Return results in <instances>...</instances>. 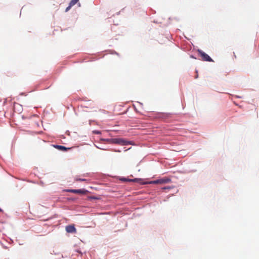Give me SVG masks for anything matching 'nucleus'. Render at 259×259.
Returning <instances> with one entry per match:
<instances>
[{"mask_svg": "<svg viewBox=\"0 0 259 259\" xmlns=\"http://www.w3.org/2000/svg\"><path fill=\"white\" fill-rule=\"evenodd\" d=\"M95 133H97V134H99V132H95Z\"/></svg>", "mask_w": 259, "mask_h": 259, "instance_id": "9b49d317", "label": "nucleus"}, {"mask_svg": "<svg viewBox=\"0 0 259 259\" xmlns=\"http://www.w3.org/2000/svg\"><path fill=\"white\" fill-rule=\"evenodd\" d=\"M65 230L67 233H73L76 232V229L74 225L67 226Z\"/></svg>", "mask_w": 259, "mask_h": 259, "instance_id": "7ed1b4c3", "label": "nucleus"}, {"mask_svg": "<svg viewBox=\"0 0 259 259\" xmlns=\"http://www.w3.org/2000/svg\"><path fill=\"white\" fill-rule=\"evenodd\" d=\"M54 147H55L57 149L61 150V151H66V150H67L68 149H71V148H66V147L63 146H61V145H54Z\"/></svg>", "mask_w": 259, "mask_h": 259, "instance_id": "423d86ee", "label": "nucleus"}, {"mask_svg": "<svg viewBox=\"0 0 259 259\" xmlns=\"http://www.w3.org/2000/svg\"><path fill=\"white\" fill-rule=\"evenodd\" d=\"M0 212H3V210L0 208Z\"/></svg>", "mask_w": 259, "mask_h": 259, "instance_id": "9d476101", "label": "nucleus"}, {"mask_svg": "<svg viewBox=\"0 0 259 259\" xmlns=\"http://www.w3.org/2000/svg\"><path fill=\"white\" fill-rule=\"evenodd\" d=\"M198 52L201 58V59L204 61L213 62L212 59L205 53L201 50H198Z\"/></svg>", "mask_w": 259, "mask_h": 259, "instance_id": "f257e3e1", "label": "nucleus"}, {"mask_svg": "<svg viewBox=\"0 0 259 259\" xmlns=\"http://www.w3.org/2000/svg\"><path fill=\"white\" fill-rule=\"evenodd\" d=\"M167 181H168V180H166L165 179H160V180H157L156 181H151V182H149L148 183L149 184H158V183L163 184V183H166Z\"/></svg>", "mask_w": 259, "mask_h": 259, "instance_id": "39448f33", "label": "nucleus"}, {"mask_svg": "<svg viewBox=\"0 0 259 259\" xmlns=\"http://www.w3.org/2000/svg\"><path fill=\"white\" fill-rule=\"evenodd\" d=\"M72 6H71L70 4H69V6L68 7H67L65 10V12H68L70 9V8L72 7Z\"/></svg>", "mask_w": 259, "mask_h": 259, "instance_id": "6e6552de", "label": "nucleus"}, {"mask_svg": "<svg viewBox=\"0 0 259 259\" xmlns=\"http://www.w3.org/2000/svg\"><path fill=\"white\" fill-rule=\"evenodd\" d=\"M77 181H86V179H77Z\"/></svg>", "mask_w": 259, "mask_h": 259, "instance_id": "1a4fd4ad", "label": "nucleus"}, {"mask_svg": "<svg viewBox=\"0 0 259 259\" xmlns=\"http://www.w3.org/2000/svg\"><path fill=\"white\" fill-rule=\"evenodd\" d=\"M78 1L79 0H71V2H70L69 4L71 6H73L78 2Z\"/></svg>", "mask_w": 259, "mask_h": 259, "instance_id": "0eeeda50", "label": "nucleus"}, {"mask_svg": "<svg viewBox=\"0 0 259 259\" xmlns=\"http://www.w3.org/2000/svg\"><path fill=\"white\" fill-rule=\"evenodd\" d=\"M112 142L114 144H118L121 145H127L129 142L121 138H115L112 139Z\"/></svg>", "mask_w": 259, "mask_h": 259, "instance_id": "f03ea898", "label": "nucleus"}, {"mask_svg": "<svg viewBox=\"0 0 259 259\" xmlns=\"http://www.w3.org/2000/svg\"><path fill=\"white\" fill-rule=\"evenodd\" d=\"M67 191L75 194H84L87 192V191L84 189H71L67 190Z\"/></svg>", "mask_w": 259, "mask_h": 259, "instance_id": "20e7f679", "label": "nucleus"}]
</instances>
